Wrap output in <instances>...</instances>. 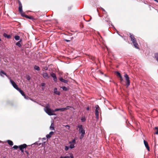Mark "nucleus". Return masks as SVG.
Returning <instances> with one entry per match:
<instances>
[{"label":"nucleus","mask_w":158,"mask_h":158,"mask_svg":"<svg viewBox=\"0 0 158 158\" xmlns=\"http://www.w3.org/2000/svg\"><path fill=\"white\" fill-rule=\"evenodd\" d=\"M18 91H19V92L21 93V94L24 97V98H26V96L25 95V94H24V92L21 89H19L18 90Z\"/></svg>","instance_id":"obj_20"},{"label":"nucleus","mask_w":158,"mask_h":158,"mask_svg":"<svg viewBox=\"0 0 158 158\" xmlns=\"http://www.w3.org/2000/svg\"><path fill=\"white\" fill-rule=\"evenodd\" d=\"M54 134V132L53 131L50 132L49 134L47 135H46V137L47 138H50L51 136L52 135Z\"/></svg>","instance_id":"obj_15"},{"label":"nucleus","mask_w":158,"mask_h":158,"mask_svg":"<svg viewBox=\"0 0 158 158\" xmlns=\"http://www.w3.org/2000/svg\"><path fill=\"white\" fill-rule=\"evenodd\" d=\"M87 109V110H89V107H87V109Z\"/></svg>","instance_id":"obj_40"},{"label":"nucleus","mask_w":158,"mask_h":158,"mask_svg":"<svg viewBox=\"0 0 158 158\" xmlns=\"http://www.w3.org/2000/svg\"><path fill=\"white\" fill-rule=\"evenodd\" d=\"M27 80H29L31 79V77L29 76L28 75L27 77Z\"/></svg>","instance_id":"obj_34"},{"label":"nucleus","mask_w":158,"mask_h":158,"mask_svg":"<svg viewBox=\"0 0 158 158\" xmlns=\"http://www.w3.org/2000/svg\"><path fill=\"white\" fill-rule=\"evenodd\" d=\"M59 80L62 82L65 83H67L68 82L67 80L63 79L62 77H61L59 78Z\"/></svg>","instance_id":"obj_16"},{"label":"nucleus","mask_w":158,"mask_h":158,"mask_svg":"<svg viewBox=\"0 0 158 158\" xmlns=\"http://www.w3.org/2000/svg\"><path fill=\"white\" fill-rule=\"evenodd\" d=\"M51 76L53 78V80L54 81H57V78L55 74L54 73H52L51 74Z\"/></svg>","instance_id":"obj_13"},{"label":"nucleus","mask_w":158,"mask_h":158,"mask_svg":"<svg viewBox=\"0 0 158 158\" xmlns=\"http://www.w3.org/2000/svg\"><path fill=\"white\" fill-rule=\"evenodd\" d=\"M65 41H66L67 42H69L70 41V40H65Z\"/></svg>","instance_id":"obj_39"},{"label":"nucleus","mask_w":158,"mask_h":158,"mask_svg":"<svg viewBox=\"0 0 158 158\" xmlns=\"http://www.w3.org/2000/svg\"><path fill=\"white\" fill-rule=\"evenodd\" d=\"M130 36L131 38V41L134 44V47L138 49V45L136 41L135 37L133 35L130 33Z\"/></svg>","instance_id":"obj_1"},{"label":"nucleus","mask_w":158,"mask_h":158,"mask_svg":"<svg viewBox=\"0 0 158 158\" xmlns=\"http://www.w3.org/2000/svg\"><path fill=\"white\" fill-rule=\"evenodd\" d=\"M34 68L35 70L38 71H39L40 70V67L37 66L35 65L34 67Z\"/></svg>","instance_id":"obj_27"},{"label":"nucleus","mask_w":158,"mask_h":158,"mask_svg":"<svg viewBox=\"0 0 158 158\" xmlns=\"http://www.w3.org/2000/svg\"><path fill=\"white\" fill-rule=\"evenodd\" d=\"M50 129L51 130H54V124L53 123H52L51 124V126H50Z\"/></svg>","instance_id":"obj_24"},{"label":"nucleus","mask_w":158,"mask_h":158,"mask_svg":"<svg viewBox=\"0 0 158 158\" xmlns=\"http://www.w3.org/2000/svg\"><path fill=\"white\" fill-rule=\"evenodd\" d=\"M61 88H62L63 90L65 91H67L69 90V89L67 87H66L65 86H63L60 87Z\"/></svg>","instance_id":"obj_23"},{"label":"nucleus","mask_w":158,"mask_h":158,"mask_svg":"<svg viewBox=\"0 0 158 158\" xmlns=\"http://www.w3.org/2000/svg\"><path fill=\"white\" fill-rule=\"evenodd\" d=\"M26 99H27V98L26 97V98H25Z\"/></svg>","instance_id":"obj_46"},{"label":"nucleus","mask_w":158,"mask_h":158,"mask_svg":"<svg viewBox=\"0 0 158 158\" xmlns=\"http://www.w3.org/2000/svg\"><path fill=\"white\" fill-rule=\"evenodd\" d=\"M20 150L21 151V152H23H23L24 151H23V149H22V150Z\"/></svg>","instance_id":"obj_41"},{"label":"nucleus","mask_w":158,"mask_h":158,"mask_svg":"<svg viewBox=\"0 0 158 158\" xmlns=\"http://www.w3.org/2000/svg\"><path fill=\"white\" fill-rule=\"evenodd\" d=\"M20 37L18 35L15 36V39L16 40H19Z\"/></svg>","instance_id":"obj_28"},{"label":"nucleus","mask_w":158,"mask_h":158,"mask_svg":"<svg viewBox=\"0 0 158 158\" xmlns=\"http://www.w3.org/2000/svg\"><path fill=\"white\" fill-rule=\"evenodd\" d=\"M69 147H68V146H66L65 147V151H67L69 149Z\"/></svg>","instance_id":"obj_35"},{"label":"nucleus","mask_w":158,"mask_h":158,"mask_svg":"<svg viewBox=\"0 0 158 158\" xmlns=\"http://www.w3.org/2000/svg\"><path fill=\"white\" fill-rule=\"evenodd\" d=\"M64 158H73V155L72 154H70V156H66L63 157Z\"/></svg>","instance_id":"obj_22"},{"label":"nucleus","mask_w":158,"mask_h":158,"mask_svg":"<svg viewBox=\"0 0 158 158\" xmlns=\"http://www.w3.org/2000/svg\"><path fill=\"white\" fill-rule=\"evenodd\" d=\"M50 105L49 104H47L45 106L44 108V110H45L50 109Z\"/></svg>","instance_id":"obj_19"},{"label":"nucleus","mask_w":158,"mask_h":158,"mask_svg":"<svg viewBox=\"0 0 158 158\" xmlns=\"http://www.w3.org/2000/svg\"><path fill=\"white\" fill-rule=\"evenodd\" d=\"M10 82L13 87L17 90L19 89V88L18 87L17 85L15 83L10 79Z\"/></svg>","instance_id":"obj_7"},{"label":"nucleus","mask_w":158,"mask_h":158,"mask_svg":"<svg viewBox=\"0 0 158 158\" xmlns=\"http://www.w3.org/2000/svg\"><path fill=\"white\" fill-rule=\"evenodd\" d=\"M78 127L79 128V133L81 134L80 137V139H82L84 136L85 134V130L83 129L82 126L81 125H79L78 126Z\"/></svg>","instance_id":"obj_2"},{"label":"nucleus","mask_w":158,"mask_h":158,"mask_svg":"<svg viewBox=\"0 0 158 158\" xmlns=\"http://www.w3.org/2000/svg\"><path fill=\"white\" fill-rule=\"evenodd\" d=\"M143 142H144V145H145V147L148 150V151H149V147L148 146V143L145 140H144L143 141Z\"/></svg>","instance_id":"obj_12"},{"label":"nucleus","mask_w":158,"mask_h":158,"mask_svg":"<svg viewBox=\"0 0 158 158\" xmlns=\"http://www.w3.org/2000/svg\"><path fill=\"white\" fill-rule=\"evenodd\" d=\"M27 146V145L25 144H24L23 145H21L19 146V148L20 150H22V149H23L26 148Z\"/></svg>","instance_id":"obj_11"},{"label":"nucleus","mask_w":158,"mask_h":158,"mask_svg":"<svg viewBox=\"0 0 158 158\" xmlns=\"http://www.w3.org/2000/svg\"><path fill=\"white\" fill-rule=\"evenodd\" d=\"M25 17L29 19H32V18L31 16H29L27 15H25Z\"/></svg>","instance_id":"obj_31"},{"label":"nucleus","mask_w":158,"mask_h":158,"mask_svg":"<svg viewBox=\"0 0 158 158\" xmlns=\"http://www.w3.org/2000/svg\"><path fill=\"white\" fill-rule=\"evenodd\" d=\"M42 75L43 77L46 79H48L49 78V76L46 73H44Z\"/></svg>","instance_id":"obj_14"},{"label":"nucleus","mask_w":158,"mask_h":158,"mask_svg":"<svg viewBox=\"0 0 158 158\" xmlns=\"http://www.w3.org/2000/svg\"><path fill=\"white\" fill-rule=\"evenodd\" d=\"M85 120V118L83 117L81 118V121L82 122H84Z\"/></svg>","instance_id":"obj_33"},{"label":"nucleus","mask_w":158,"mask_h":158,"mask_svg":"<svg viewBox=\"0 0 158 158\" xmlns=\"http://www.w3.org/2000/svg\"><path fill=\"white\" fill-rule=\"evenodd\" d=\"M155 57L156 59V60L158 62V53H156L155 55Z\"/></svg>","instance_id":"obj_30"},{"label":"nucleus","mask_w":158,"mask_h":158,"mask_svg":"<svg viewBox=\"0 0 158 158\" xmlns=\"http://www.w3.org/2000/svg\"><path fill=\"white\" fill-rule=\"evenodd\" d=\"M102 9L103 10V11H105V10L103 9L102 8Z\"/></svg>","instance_id":"obj_43"},{"label":"nucleus","mask_w":158,"mask_h":158,"mask_svg":"<svg viewBox=\"0 0 158 158\" xmlns=\"http://www.w3.org/2000/svg\"><path fill=\"white\" fill-rule=\"evenodd\" d=\"M43 139H45V138H43Z\"/></svg>","instance_id":"obj_44"},{"label":"nucleus","mask_w":158,"mask_h":158,"mask_svg":"<svg viewBox=\"0 0 158 158\" xmlns=\"http://www.w3.org/2000/svg\"><path fill=\"white\" fill-rule=\"evenodd\" d=\"M3 75H4L6 76H7L6 74L5 73H4L3 71L2 70L0 72V75L1 76L3 77Z\"/></svg>","instance_id":"obj_21"},{"label":"nucleus","mask_w":158,"mask_h":158,"mask_svg":"<svg viewBox=\"0 0 158 158\" xmlns=\"http://www.w3.org/2000/svg\"><path fill=\"white\" fill-rule=\"evenodd\" d=\"M54 93L56 94L59 95L60 94V93L59 91H57L56 88H55L54 90Z\"/></svg>","instance_id":"obj_17"},{"label":"nucleus","mask_w":158,"mask_h":158,"mask_svg":"<svg viewBox=\"0 0 158 158\" xmlns=\"http://www.w3.org/2000/svg\"><path fill=\"white\" fill-rule=\"evenodd\" d=\"M18 148V146H16V145H15V146H14L13 147V148H14L15 149H16Z\"/></svg>","instance_id":"obj_36"},{"label":"nucleus","mask_w":158,"mask_h":158,"mask_svg":"<svg viewBox=\"0 0 158 158\" xmlns=\"http://www.w3.org/2000/svg\"><path fill=\"white\" fill-rule=\"evenodd\" d=\"M3 36L6 38L10 39L11 37V35H8L6 33H4L3 35Z\"/></svg>","instance_id":"obj_18"},{"label":"nucleus","mask_w":158,"mask_h":158,"mask_svg":"<svg viewBox=\"0 0 158 158\" xmlns=\"http://www.w3.org/2000/svg\"><path fill=\"white\" fill-rule=\"evenodd\" d=\"M65 126L68 129H70V127L69 126L66 125Z\"/></svg>","instance_id":"obj_37"},{"label":"nucleus","mask_w":158,"mask_h":158,"mask_svg":"<svg viewBox=\"0 0 158 158\" xmlns=\"http://www.w3.org/2000/svg\"><path fill=\"white\" fill-rule=\"evenodd\" d=\"M95 115L96 118L97 119L99 117V112L100 110V108L99 106L98 105L95 106Z\"/></svg>","instance_id":"obj_6"},{"label":"nucleus","mask_w":158,"mask_h":158,"mask_svg":"<svg viewBox=\"0 0 158 158\" xmlns=\"http://www.w3.org/2000/svg\"><path fill=\"white\" fill-rule=\"evenodd\" d=\"M41 85L42 86H44L45 85V84L44 83H42L41 84Z\"/></svg>","instance_id":"obj_38"},{"label":"nucleus","mask_w":158,"mask_h":158,"mask_svg":"<svg viewBox=\"0 0 158 158\" xmlns=\"http://www.w3.org/2000/svg\"><path fill=\"white\" fill-rule=\"evenodd\" d=\"M154 0L156 1V2H158V1H157V0Z\"/></svg>","instance_id":"obj_42"},{"label":"nucleus","mask_w":158,"mask_h":158,"mask_svg":"<svg viewBox=\"0 0 158 158\" xmlns=\"http://www.w3.org/2000/svg\"><path fill=\"white\" fill-rule=\"evenodd\" d=\"M77 138H75V139H73L72 141L69 142V143L70 144L69 146V148L71 149H72L75 147L74 145L76 143V139Z\"/></svg>","instance_id":"obj_5"},{"label":"nucleus","mask_w":158,"mask_h":158,"mask_svg":"<svg viewBox=\"0 0 158 158\" xmlns=\"http://www.w3.org/2000/svg\"><path fill=\"white\" fill-rule=\"evenodd\" d=\"M8 144L11 146H12L13 145V142L11 140H8Z\"/></svg>","instance_id":"obj_25"},{"label":"nucleus","mask_w":158,"mask_h":158,"mask_svg":"<svg viewBox=\"0 0 158 158\" xmlns=\"http://www.w3.org/2000/svg\"><path fill=\"white\" fill-rule=\"evenodd\" d=\"M69 106H68L66 108H57L54 110L55 111H57L60 110L61 111H64L67 109H69Z\"/></svg>","instance_id":"obj_8"},{"label":"nucleus","mask_w":158,"mask_h":158,"mask_svg":"<svg viewBox=\"0 0 158 158\" xmlns=\"http://www.w3.org/2000/svg\"><path fill=\"white\" fill-rule=\"evenodd\" d=\"M44 111L49 115H56V114L54 113V110H52L51 108L47 110L46 109V110H44Z\"/></svg>","instance_id":"obj_3"},{"label":"nucleus","mask_w":158,"mask_h":158,"mask_svg":"<svg viewBox=\"0 0 158 158\" xmlns=\"http://www.w3.org/2000/svg\"><path fill=\"white\" fill-rule=\"evenodd\" d=\"M155 129L156 130L155 131V133L156 134H158V127H155Z\"/></svg>","instance_id":"obj_29"},{"label":"nucleus","mask_w":158,"mask_h":158,"mask_svg":"<svg viewBox=\"0 0 158 158\" xmlns=\"http://www.w3.org/2000/svg\"><path fill=\"white\" fill-rule=\"evenodd\" d=\"M115 73L116 74V75L120 78V82H122V81H123V77L121 75L120 73L118 71H116L115 72Z\"/></svg>","instance_id":"obj_9"},{"label":"nucleus","mask_w":158,"mask_h":158,"mask_svg":"<svg viewBox=\"0 0 158 158\" xmlns=\"http://www.w3.org/2000/svg\"><path fill=\"white\" fill-rule=\"evenodd\" d=\"M42 89L43 90V89H44V88H42Z\"/></svg>","instance_id":"obj_45"},{"label":"nucleus","mask_w":158,"mask_h":158,"mask_svg":"<svg viewBox=\"0 0 158 158\" xmlns=\"http://www.w3.org/2000/svg\"><path fill=\"white\" fill-rule=\"evenodd\" d=\"M19 12H22L23 11L22 5L21 3L20 2H19Z\"/></svg>","instance_id":"obj_10"},{"label":"nucleus","mask_w":158,"mask_h":158,"mask_svg":"<svg viewBox=\"0 0 158 158\" xmlns=\"http://www.w3.org/2000/svg\"><path fill=\"white\" fill-rule=\"evenodd\" d=\"M20 13L21 14L22 16L25 17V15L24 13L23 12V11H22V12H20Z\"/></svg>","instance_id":"obj_32"},{"label":"nucleus","mask_w":158,"mask_h":158,"mask_svg":"<svg viewBox=\"0 0 158 158\" xmlns=\"http://www.w3.org/2000/svg\"><path fill=\"white\" fill-rule=\"evenodd\" d=\"M20 41H18L16 44V45L18 46L19 47H21V45L20 44Z\"/></svg>","instance_id":"obj_26"},{"label":"nucleus","mask_w":158,"mask_h":158,"mask_svg":"<svg viewBox=\"0 0 158 158\" xmlns=\"http://www.w3.org/2000/svg\"><path fill=\"white\" fill-rule=\"evenodd\" d=\"M126 80V85L127 87H128L130 85V81L128 76L126 73H124V76Z\"/></svg>","instance_id":"obj_4"}]
</instances>
